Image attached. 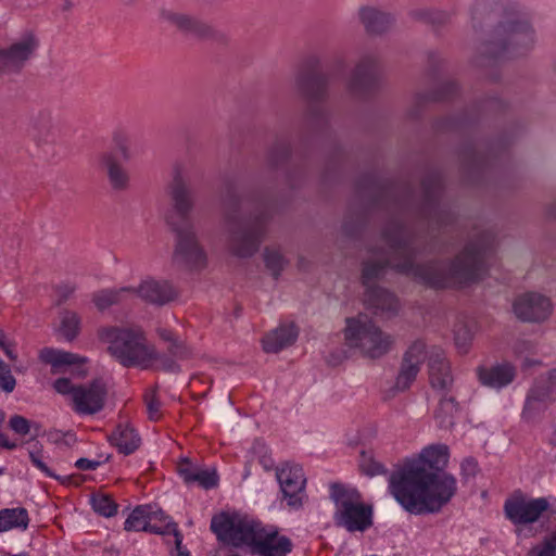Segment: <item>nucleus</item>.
Masks as SVG:
<instances>
[{
    "label": "nucleus",
    "instance_id": "42",
    "mask_svg": "<svg viewBox=\"0 0 556 556\" xmlns=\"http://www.w3.org/2000/svg\"><path fill=\"white\" fill-rule=\"evenodd\" d=\"M201 466L192 465L188 460H182L178 465V475L187 484H193L194 476Z\"/></svg>",
    "mask_w": 556,
    "mask_h": 556
},
{
    "label": "nucleus",
    "instance_id": "54",
    "mask_svg": "<svg viewBox=\"0 0 556 556\" xmlns=\"http://www.w3.org/2000/svg\"><path fill=\"white\" fill-rule=\"evenodd\" d=\"M74 291L75 288L73 286H61L58 289V292L62 300H66Z\"/></svg>",
    "mask_w": 556,
    "mask_h": 556
},
{
    "label": "nucleus",
    "instance_id": "57",
    "mask_svg": "<svg viewBox=\"0 0 556 556\" xmlns=\"http://www.w3.org/2000/svg\"><path fill=\"white\" fill-rule=\"evenodd\" d=\"M177 554L175 556H189V553L184 549L182 544L180 545V548L176 546Z\"/></svg>",
    "mask_w": 556,
    "mask_h": 556
},
{
    "label": "nucleus",
    "instance_id": "16",
    "mask_svg": "<svg viewBox=\"0 0 556 556\" xmlns=\"http://www.w3.org/2000/svg\"><path fill=\"white\" fill-rule=\"evenodd\" d=\"M426 358V345L421 341L414 342L406 353L401 365L400 372L395 379L394 388L397 391H405L410 387L419 372L420 364Z\"/></svg>",
    "mask_w": 556,
    "mask_h": 556
},
{
    "label": "nucleus",
    "instance_id": "51",
    "mask_svg": "<svg viewBox=\"0 0 556 556\" xmlns=\"http://www.w3.org/2000/svg\"><path fill=\"white\" fill-rule=\"evenodd\" d=\"M100 465L97 460H91L88 458H79L76 460L75 466L79 470H94Z\"/></svg>",
    "mask_w": 556,
    "mask_h": 556
},
{
    "label": "nucleus",
    "instance_id": "37",
    "mask_svg": "<svg viewBox=\"0 0 556 556\" xmlns=\"http://www.w3.org/2000/svg\"><path fill=\"white\" fill-rule=\"evenodd\" d=\"M218 483V476L214 468L200 467L194 476L193 484H198L204 489H212Z\"/></svg>",
    "mask_w": 556,
    "mask_h": 556
},
{
    "label": "nucleus",
    "instance_id": "30",
    "mask_svg": "<svg viewBox=\"0 0 556 556\" xmlns=\"http://www.w3.org/2000/svg\"><path fill=\"white\" fill-rule=\"evenodd\" d=\"M147 532L169 535L173 534L175 538V545L180 548L182 542V535L179 532L176 522L165 514V518H157L155 521H150L147 528Z\"/></svg>",
    "mask_w": 556,
    "mask_h": 556
},
{
    "label": "nucleus",
    "instance_id": "4",
    "mask_svg": "<svg viewBox=\"0 0 556 556\" xmlns=\"http://www.w3.org/2000/svg\"><path fill=\"white\" fill-rule=\"evenodd\" d=\"M506 518L515 526V533L519 539H527L533 533L528 526L544 518L543 527H556V498L531 497L520 491L514 492L504 503Z\"/></svg>",
    "mask_w": 556,
    "mask_h": 556
},
{
    "label": "nucleus",
    "instance_id": "21",
    "mask_svg": "<svg viewBox=\"0 0 556 556\" xmlns=\"http://www.w3.org/2000/svg\"><path fill=\"white\" fill-rule=\"evenodd\" d=\"M39 358L41 362L50 365L54 372L61 371L71 366L80 367L86 363V358L78 354L53 348H43L40 350Z\"/></svg>",
    "mask_w": 556,
    "mask_h": 556
},
{
    "label": "nucleus",
    "instance_id": "35",
    "mask_svg": "<svg viewBox=\"0 0 556 556\" xmlns=\"http://www.w3.org/2000/svg\"><path fill=\"white\" fill-rule=\"evenodd\" d=\"M372 61L371 59L362 60L354 72V77L351 83L352 89H357L358 87L367 86L372 79Z\"/></svg>",
    "mask_w": 556,
    "mask_h": 556
},
{
    "label": "nucleus",
    "instance_id": "25",
    "mask_svg": "<svg viewBox=\"0 0 556 556\" xmlns=\"http://www.w3.org/2000/svg\"><path fill=\"white\" fill-rule=\"evenodd\" d=\"M135 299V290L130 287L103 289L92 295V301L99 311H105L114 304Z\"/></svg>",
    "mask_w": 556,
    "mask_h": 556
},
{
    "label": "nucleus",
    "instance_id": "41",
    "mask_svg": "<svg viewBox=\"0 0 556 556\" xmlns=\"http://www.w3.org/2000/svg\"><path fill=\"white\" fill-rule=\"evenodd\" d=\"M361 468L368 476H377L384 472L383 465L374 459L368 453H362Z\"/></svg>",
    "mask_w": 556,
    "mask_h": 556
},
{
    "label": "nucleus",
    "instance_id": "44",
    "mask_svg": "<svg viewBox=\"0 0 556 556\" xmlns=\"http://www.w3.org/2000/svg\"><path fill=\"white\" fill-rule=\"evenodd\" d=\"M112 140L118 152L122 154L123 159L126 161L129 160L130 151L127 137L122 131L117 130L113 132Z\"/></svg>",
    "mask_w": 556,
    "mask_h": 556
},
{
    "label": "nucleus",
    "instance_id": "33",
    "mask_svg": "<svg viewBox=\"0 0 556 556\" xmlns=\"http://www.w3.org/2000/svg\"><path fill=\"white\" fill-rule=\"evenodd\" d=\"M80 329V318L74 312H65L61 316V324L59 332L64 337L65 340H74Z\"/></svg>",
    "mask_w": 556,
    "mask_h": 556
},
{
    "label": "nucleus",
    "instance_id": "26",
    "mask_svg": "<svg viewBox=\"0 0 556 556\" xmlns=\"http://www.w3.org/2000/svg\"><path fill=\"white\" fill-rule=\"evenodd\" d=\"M106 169L108 178L114 189L123 190L129 185V175L112 152H105L100 157Z\"/></svg>",
    "mask_w": 556,
    "mask_h": 556
},
{
    "label": "nucleus",
    "instance_id": "48",
    "mask_svg": "<svg viewBox=\"0 0 556 556\" xmlns=\"http://www.w3.org/2000/svg\"><path fill=\"white\" fill-rule=\"evenodd\" d=\"M15 345H16L15 342L11 338H8L5 340V342L2 345H0V348L3 350L4 354L11 362L17 361V353L15 351Z\"/></svg>",
    "mask_w": 556,
    "mask_h": 556
},
{
    "label": "nucleus",
    "instance_id": "56",
    "mask_svg": "<svg viewBox=\"0 0 556 556\" xmlns=\"http://www.w3.org/2000/svg\"><path fill=\"white\" fill-rule=\"evenodd\" d=\"M530 349V345L528 342H521V343H518L515 348V352L517 354H521L523 352V350H528Z\"/></svg>",
    "mask_w": 556,
    "mask_h": 556
},
{
    "label": "nucleus",
    "instance_id": "53",
    "mask_svg": "<svg viewBox=\"0 0 556 556\" xmlns=\"http://www.w3.org/2000/svg\"><path fill=\"white\" fill-rule=\"evenodd\" d=\"M0 446L8 450H14L17 444L11 441L4 433L0 431Z\"/></svg>",
    "mask_w": 556,
    "mask_h": 556
},
{
    "label": "nucleus",
    "instance_id": "24",
    "mask_svg": "<svg viewBox=\"0 0 556 556\" xmlns=\"http://www.w3.org/2000/svg\"><path fill=\"white\" fill-rule=\"evenodd\" d=\"M358 17L365 29L370 34H381L393 24V17L389 13L372 7L361 8Z\"/></svg>",
    "mask_w": 556,
    "mask_h": 556
},
{
    "label": "nucleus",
    "instance_id": "47",
    "mask_svg": "<svg viewBox=\"0 0 556 556\" xmlns=\"http://www.w3.org/2000/svg\"><path fill=\"white\" fill-rule=\"evenodd\" d=\"M16 386V380L11 374L10 367H5V370H0V389L7 393H11Z\"/></svg>",
    "mask_w": 556,
    "mask_h": 556
},
{
    "label": "nucleus",
    "instance_id": "6",
    "mask_svg": "<svg viewBox=\"0 0 556 556\" xmlns=\"http://www.w3.org/2000/svg\"><path fill=\"white\" fill-rule=\"evenodd\" d=\"M346 344L370 357H379L392 345V338L383 333L366 314L346 319L344 330Z\"/></svg>",
    "mask_w": 556,
    "mask_h": 556
},
{
    "label": "nucleus",
    "instance_id": "59",
    "mask_svg": "<svg viewBox=\"0 0 556 556\" xmlns=\"http://www.w3.org/2000/svg\"><path fill=\"white\" fill-rule=\"evenodd\" d=\"M9 337L0 329V345H2Z\"/></svg>",
    "mask_w": 556,
    "mask_h": 556
},
{
    "label": "nucleus",
    "instance_id": "63",
    "mask_svg": "<svg viewBox=\"0 0 556 556\" xmlns=\"http://www.w3.org/2000/svg\"><path fill=\"white\" fill-rule=\"evenodd\" d=\"M0 475H2V469H0Z\"/></svg>",
    "mask_w": 556,
    "mask_h": 556
},
{
    "label": "nucleus",
    "instance_id": "29",
    "mask_svg": "<svg viewBox=\"0 0 556 556\" xmlns=\"http://www.w3.org/2000/svg\"><path fill=\"white\" fill-rule=\"evenodd\" d=\"M170 195L175 204V208L181 215L188 214L193 205L189 188L180 178H176L172 185Z\"/></svg>",
    "mask_w": 556,
    "mask_h": 556
},
{
    "label": "nucleus",
    "instance_id": "40",
    "mask_svg": "<svg viewBox=\"0 0 556 556\" xmlns=\"http://www.w3.org/2000/svg\"><path fill=\"white\" fill-rule=\"evenodd\" d=\"M264 260L267 268L270 269L274 275H278L285 264V260L280 252L274 249L265 250Z\"/></svg>",
    "mask_w": 556,
    "mask_h": 556
},
{
    "label": "nucleus",
    "instance_id": "39",
    "mask_svg": "<svg viewBox=\"0 0 556 556\" xmlns=\"http://www.w3.org/2000/svg\"><path fill=\"white\" fill-rule=\"evenodd\" d=\"M31 464L47 477H55L52 470L46 464V456L40 445H34L29 452Z\"/></svg>",
    "mask_w": 556,
    "mask_h": 556
},
{
    "label": "nucleus",
    "instance_id": "36",
    "mask_svg": "<svg viewBox=\"0 0 556 556\" xmlns=\"http://www.w3.org/2000/svg\"><path fill=\"white\" fill-rule=\"evenodd\" d=\"M162 17L176 25L182 30H194L197 27V21L189 15L176 13L172 11H164Z\"/></svg>",
    "mask_w": 556,
    "mask_h": 556
},
{
    "label": "nucleus",
    "instance_id": "13",
    "mask_svg": "<svg viewBox=\"0 0 556 556\" xmlns=\"http://www.w3.org/2000/svg\"><path fill=\"white\" fill-rule=\"evenodd\" d=\"M277 480L287 505L298 509L303 504L306 479L299 465H283L277 470Z\"/></svg>",
    "mask_w": 556,
    "mask_h": 556
},
{
    "label": "nucleus",
    "instance_id": "46",
    "mask_svg": "<svg viewBox=\"0 0 556 556\" xmlns=\"http://www.w3.org/2000/svg\"><path fill=\"white\" fill-rule=\"evenodd\" d=\"M49 441L65 445L72 446L76 442V437L72 432H61V431H52L48 435Z\"/></svg>",
    "mask_w": 556,
    "mask_h": 556
},
{
    "label": "nucleus",
    "instance_id": "22",
    "mask_svg": "<svg viewBox=\"0 0 556 556\" xmlns=\"http://www.w3.org/2000/svg\"><path fill=\"white\" fill-rule=\"evenodd\" d=\"M298 336L299 331L293 324L281 325L264 337L263 349L267 353H277L294 343Z\"/></svg>",
    "mask_w": 556,
    "mask_h": 556
},
{
    "label": "nucleus",
    "instance_id": "15",
    "mask_svg": "<svg viewBox=\"0 0 556 556\" xmlns=\"http://www.w3.org/2000/svg\"><path fill=\"white\" fill-rule=\"evenodd\" d=\"M556 399V369L547 378L539 380L530 390L523 409L526 418H533Z\"/></svg>",
    "mask_w": 556,
    "mask_h": 556
},
{
    "label": "nucleus",
    "instance_id": "8",
    "mask_svg": "<svg viewBox=\"0 0 556 556\" xmlns=\"http://www.w3.org/2000/svg\"><path fill=\"white\" fill-rule=\"evenodd\" d=\"M534 39V33L527 22L513 18L498 25L486 49L491 56L500 58L528 49Z\"/></svg>",
    "mask_w": 556,
    "mask_h": 556
},
{
    "label": "nucleus",
    "instance_id": "45",
    "mask_svg": "<svg viewBox=\"0 0 556 556\" xmlns=\"http://www.w3.org/2000/svg\"><path fill=\"white\" fill-rule=\"evenodd\" d=\"M54 390L62 394L67 395L71 399V402L74 400V392L77 390V386H74L70 379L67 378H59L53 383Z\"/></svg>",
    "mask_w": 556,
    "mask_h": 556
},
{
    "label": "nucleus",
    "instance_id": "28",
    "mask_svg": "<svg viewBox=\"0 0 556 556\" xmlns=\"http://www.w3.org/2000/svg\"><path fill=\"white\" fill-rule=\"evenodd\" d=\"M112 443L125 455L131 454L140 445V438L136 430L125 424L118 425L111 435Z\"/></svg>",
    "mask_w": 556,
    "mask_h": 556
},
{
    "label": "nucleus",
    "instance_id": "55",
    "mask_svg": "<svg viewBox=\"0 0 556 556\" xmlns=\"http://www.w3.org/2000/svg\"><path fill=\"white\" fill-rule=\"evenodd\" d=\"M160 336H161L164 340H166V341H173V342H174V344H175V346H176L177 349L179 348V345H178V343H177V340H175V339H174V336H173V333H172L169 330H166V329L161 330V331H160Z\"/></svg>",
    "mask_w": 556,
    "mask_h": 556
},
{
    "label": "nucleus",
    "instance_id": "23",
    "mask_svg": "<svg viewBox=\"0 0 556 556\" xmlns=\"http://www.w3.org/2000/svg\"><path fill=\"white\" fill-rule=\"evenodd\" d=\"M157 518H165L162 509L146 505L136 507L127 517L124 523L126 531H146L150 521Z\"/></svg>",
    "mask_w": 556,
    "mask_h": 556
},
{
    "label": "nucleus",
    "instance_id": "49",
    "mask_svg": "<svg viewBox=\"0 0 556 556\" xmlns=\"http://www.w3.org/2000/svg\"><path fill=\"white\" fill-rule=\"evenodd\" d=\"M15 345H16L15 342L11 338H8L5 340V342L2 345H0V348L3 350L4 354L11 362L17 361V353L15 351Z\"/></svg>",
    "mask_w": 556,
    "mask_h": 556
},
{
    "label": "nucleus",
    "instance_id": "50",
    "mask_svg": "<svg viewBox=\"0 0 556 556\" xmlns=\"http://www.w3.org/2000/svg\"><path fill=\"white\" fill-rule=\"evenodd\" d=\"M160 402L154 397H151L147 401V408L150 419L156 420L160 417Z\"/></svg>",
    "mask_w": 556,
    "mask_h": 556
},
{
    "label": "nucleus",
    "instance_id": "18",
    "mask_svg": "<svg viewBox=\"0 0 556 556\" xmlns=\"http://www.w3.org/2000/svg\"><path fill=\"white\" fill-rule=\"evenodd\" d=\"M135 298L155 304L164 305L176 296L175 288L167 280L146 278L138 288H134Z\"/></svg>",
    "mask_w": 556,
    "mask_h": 556
},
{
    "label": "nucleus",
    "instance_id": "27",
    "mask_svg": "<svg viewBox=\"0 0 556 556\" xmlns=\"http://www.w3.org/2000/svg\"><path fill=\"white\" fill-rule=\"evenodd\" d=\"M29 525L28 511L24 507L0 509V533L12 530L25 531Z\"/></svg>",
    "mask_w": 556,
    "mask_h": 556
},
{
    "label": "nucleus",
    "instance_id": "9",
    "mask_svg": "<svg viewBox=\"0 0 556 556\" xmlns=\"http://www.w3.org/2000/svg\"><path fill=\"white\" fill-rule=\"evenodd\" d=\"M228 243L238 256H250L258 248L264 227L258 220H242L228 214L226 216Z\"/></svg>",
    "mask_w": 556,
    "mask_h": 556
},
{
    "label": "nucleus",
    "instance_id": "10",
    "mask_svg": "<svg viewBox=\"0 0 556 556\" xmlns=\"http://www.w3.org/2000/svg\"><path fill=\"white\" fill-rule=\"evenodd\" d=\"M38 48L31 31L16 38L7 49H0V77L20 71Z\"/></svg>",
    "mask_w": 556,
    "mask_h": 556
},
{
    "label": "nucleus",
    "instance_id": "60",
    "mask_svg": "<svg viewBox=\"0 0 556 556\" xmlns=\"http://www.w3.org/2000/svg\"><path fill=\"white\" fill-rule=\"evenodd\" d=\"M5 367H9L3 361L0 359V370H5Z\"/></svg>",
    "mask_w": 556,
    "mask_h": 556
},
{
    "label": "nucleus",
    "instance_id": "62",
    "mask_svg": "<svg viewBox=\"0 0 556 556\" xmlns=\"http://www.w3.org/2000/svg\"><path fill=\"white\" fill-rule=\"evenodd\" d=\"M466 465L472 466V468L476 467V464L472 460H467Z\"/></svg>",
    "mask_w": 556,
    "mask_h": 556
},
{
    "label": "nucleus",
    "instance_id": "61",
    "mask_svg": "<svg viewBox=\"0 0 556 556\" xmlns=\"http://www.w3.org/2000/svg\"><path fill=\"white\" fill-rule=\"evenodd\" d=\"M15 371H17V372H23V371H25V368H24V367H22V366H17V365H16V366H15Z\"/></svg>",
    "mask_w": 556,
    "mask_h": 556
},
{
    "label": "nucleus",
    "instance_id": "3",
    "mask_svg": "<svg viewBox=\"0 0 556 556\" xmlns=\"http://www.w3.org/2000/svg\"><path fill=\"white\" fill-rule=\"evenodd\" d=\"M108 351L125 367L149 368L159 357L155 348L150 344L143 331L138 327H109L99 332Z\"/></svg>",
    "mask_w": 556,
    "mask_h": 556
},
{
    "label": "nucleus",
    "instance_id": "52",
    "mask_svg": "<svg viewBox=\"0 0 556 556\" xmlns=\"http://www.w3.org/2000/svg\"><path fill=\"white\" fill-rule=\"evenodd\" d=\"M320 81L318 79H314L311 81V85L308 87H305L304 92L309 98H318L320 96V92L318 90H314L315 86L319 88Z\"/></svg>",
    "mask_w": 556,
    "mask_h": 556
},
{
    "label": "nucleus",
    "instance_id": "12",
    "mask_svg": "<svg viewBox=\"0 0 556 556\" xmlns=\"http://www.w3.org/2000/svg\"><path fill=\"white\" fill-rule=\"evenodd\" d=\"M291 551L290 539L280 534L276 526L264 523L250 547L252 556H287Z\"/></svg>",
    "mask_w": 556,
    "mask_h": 556
},
{
    "label": "nucleus",
    "instance_id": "58",
    "mask_svg": "<svg viewBox=\"0 0 556 556\" xmlns=\"http://www.w3.org/2000/svg\"><path fill=\"white\" fill-rule=\"evenodd\" d=\"M9 337L0 329V345H2Z\"/></svg>",
    "mask_w": 556,
    "mask_h": 556
},
{
    "label": "nucleus",
    "instance_id": "1",
    "mask_svg": "<svg viewBox=\"0 0 556 556\" xmlns=\"http://www.w3.org/2000/svg\"><path fill=\"white\" fill-rule=\"evenodd\" d=\"M389 269L412 276L433 288L462 286L479 279L484 269V251L477 244H469L450 265L429 263L415 265L409 244L397 243L388 252L374 253L364 264L363 283L366 287L365 302L381 314L395 313L397 299L388 290L375 287V281Z\"/></svg>",
    "mask_w": 556,
    "mask_h": 556
},
{
    "label": "nucleus",
    "instance_id": "14",
    "mask_svg": "<svg viewBox=\"0 0 556 556\" xmlns=\"http://www.w3.org/2000/svg\"><path fill=\"white\" fill-rule=\"evenodd\" d=\"M551 300L538 292H526L516 298L513 311L517 318L529 323H541L552 314Z\"/></svg>",
    "mask_w": 556,
    "mask_h": 556
},
{
    "label": "nucleus",
    "instance_id": "32",
    "mask_svg": "<svg viewBox=\"0 0 556 556\" xmlns=\"http://www.w3.org/2000/svg\"><path fill=\"white\" fill-rule=\"evenodd\" d=\"M90 504L93 510L105 517L110 518L117 514V504L115 501L108 494L104 493H96L90 497Z\"/></svg>",
    "mask_w": 556,
    "mask_h": 556
},
{
    "label": "nucleus",
    "instance_id": "34",
    "mask_svg": "<svg viewBox=\"0 0 556 556\" xmlns=\"http://www.w3.org/2000/svg\"><path fill=\"white\" fill-rule=\"evenodd\" d=\"M458 406L452 397H443L440 400L435 418L440 427H448L453 424L454 415L457 413Z\"/></svg>",
    "mask_w": 556,
    "mask_h": 556
},
{
    "label": "nucleus",
    "instance_id": "43",
    "mask_svg": "<svg viewBox=\"0 0 556 556\" xmlns=\"http://www.w3.org/2000/svg\"><path fill=\"white\" fill-rule=\"evenodd\" d=\"M10 428L20 435H26L30 432L29 421L20 415H14L9 420Z\"/></svg>",
    "mask_w": 556,
    "mask_h": 556
},
{
    "label": "nucleus",
    "instance_id": "20",
    "mask_svg": "<svg viewBox=\"0 0 556 556\" xmlns=\"http://www.w3.org/2000/svg\"><path fill=\"white\" fill-rule=\"evenodd\" d=\"M429 379L433 389L446 391L453 382L450 365L444 352L440 349H432L429 356Z\"/></svg>",
    "mask_w": 556,
    "mask_h": 556
},
{
    "label": "nucleus",
    "instance_id": "11",
    "mask_svg": "<svg viewBox=\"0 0 556 556\" xmlns=\"http://www.w3.org/2000/svg\"><path fill=\"white\" fill-rule=\"evenodd\" d=\"M108 396V387L102 379L77 386L72 402L73 410L80 415H94L103 409Z\"/></svg>",
    "mask_w": 556,
    "mask_h": 556
},
{
    "label": "nucleus",
    "instance_id": "17",
    "mask_svg": "<svg viewBox=\"0 0 556 556\" xmlns=\"http://www.w3.org/2000/svg\"><path fill=\"white\" fill-rule=\"evenodd\" d=\"M174 257L177 262L187 264L193 268L205 265L206 255L199 247L195 235L191 229L178 230V241Z\"/></svg>",
    "mask_w": 556,
    "mask_h": 556
},
{
    "label": "nucleus",
    "instance_id": "38",
    "mask_svg": "<svg viewBox=\"0 0 556 556\" xmlns=\"http://www.w3.org/2000/svg\"><path fill=\"white\" fill-rule=\"evenodd\" d=\"M473 338V330L468 325H460L455 330V344L460 353H466Z\"/></svg>",
    "mask_w": 556,
    "mask_h": 556
},
{
    "label": "nucleus",
    "instance_id": "19",
    "mask_svg": "<svg viewBox=\"0 0 556 556\" xmlns=\"http://www.w3.org/2000/svg\"><path fill=\"white\" fill-rule=\"evenodd\" d=\"M477 377L482 386L500 390L514 381L516 368L507 362L492 366L482 365L477 368Z\"/></svg>",
    "mask_w": 556,
    "mask_h": 556
},
{
    "label": "nucleus",
    "instance_id": "7",
    "mask_svg": "<svg viewBox=\"0 0 556 556\" xmlns=\"http://www.w3.org/2000/svg\"><path fill=\"white\" fill-rule=\"evenodd\" d=\"M331 498L336 504L334 518L339 526L350 532L365 531L372 523V510L362 502L356 489L339 484L331 488Z\"/></svg>",
    "mask_w": 556,
    "mask_h": 556
},
{
    "label": "nucleus",
    "instance_id": "5",
    "mask_svg": "<svg viewBox=\"0 0 556 556\" xmlns=\"http://www.w3.org/2000/svg\"><path fill=\"white\" fill-rule=\"evenodd\" d=\"M262 521L242 511H223L212 518L211 529L217 539L235 547L253 544Z\"/></svg>",
    "mask_w": 556,
    "mask_h": 556
},
{
    "label": "nucleus",
    "instance_id": "2",
    "mask_svg": "<svg viewBox=\"0 0 556 556\" xmlns=\"http://www.w3.org/2000/svg\"><path fill=\"white\" fill-rule=\"evenodd\" d=\"M448 460L444 444L425 447L407 458L389 477V491L403 509L413 515L437 514L457 491L456 479L438 472Z\"/></svg>",
    "mask_w": 556,
    "mask_h": 556
},
{
    "label": "nucleus",
    "instance_id": "31",
    "mask_svg": "<svg viewBox=\"0 0 556 556\" xmlns=\"http://www.w3.org/2000/svg\"><path fill=\"white\" fill-rule=\"evenodd\" d=\"M528 556H556V526L545 530L544 536L531 547Z\"/></svg>",
    "mask_w": 556,
    "mask_h": 556
}]
</instances>
